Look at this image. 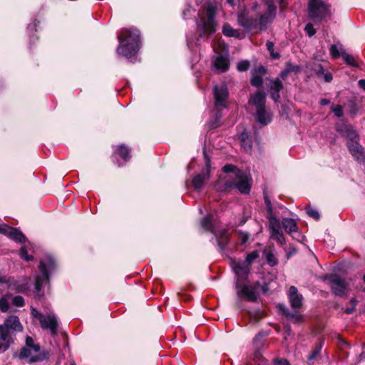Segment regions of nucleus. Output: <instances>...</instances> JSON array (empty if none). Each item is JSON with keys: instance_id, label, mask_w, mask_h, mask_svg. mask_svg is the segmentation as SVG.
Listing matches in <instances>:
<instances>
[{"instance_id": "nucleus-1", "label": "nucleus", "mask_w": 365, "mask_h": 365, "mask_svg": "<svg viewBox=\"0 0 365 365\" xmlns=\"http://www.w3.org/2000/svg\"><path fill=\"white\" fill-rule=\"evenodd\" d=\"M217 6L212 2H206L204 9L198 11V21L197 28L200 31V36H210L216 31L217 23L215 19Z\"/></svg>"}, {"instance_id": "nucleus-54", "label": "nucleus", "mask_w": 365, "mask_h": 365, "mask_svg": "<svg viewBox=\"0 0 365 365\" xmlns=\"http://www.w3.org/2000/svg\"><path fill=\"white\" fill-rule=\"evenodd\" d=\"M242 144V146L244 148V149L247 151V152H250L251 150V148H252V144H251V141L249 140H246V141L245 143H241Z\"/></svg>"}, {"instance_id": "nucleus-19", "label": "nucleus", "mask_w": 365, "mask_h": 365, "mask_svg": "<svg viewBox=\"0 0 365 365\" xmlns=\"http://www.w3.org/2000/svg\"><path fill=\"white\" fill-rule=\"evenodd\" d=\"M0 232L5 234L16 242H23L25 241L24 235L16 228L6 226L0 230Z\"/></svg>"}, {"instance_id": "nucleus-10", "label": "nucleus", "mask_w": 365, "mask_h": 365, "mask_svg": "<svg viewBox=\"0 0 365 365\" xmlns=\"http://www.w3.org/2000/svg\"><path fill=\"white\" fill-rule=\"evenodd\" d=\"M259 257V253L257 251H252L247 255L245 262L247 263L246 265H243L240 263L237 264L235 267L234 270L236 274L238 277H247L248 274V272L250 271V266L251 263Z\"/></svg>"}, {"instance_id": "nucleus-55", "label": "nucleus", "mask_w": 365, "mask_h": 365, "mask_svg": "<svg viewBox=\"0 0 365 365\" xmlns=\"http://www.w3.org/2000/svg\"><path fill=\"white\" fill-rule=\"evenodd\" d=\"M274 365H289V362L286 359H275L274 361Z\"/></svg>"}, {"instance_id": "nucleus-3", "label": "nucleus", "mask_w": 365, "mask_h": 365, "mask_svg": "<svg viewBox=\"0 0 365 365\" xmlns=\"http://www.w3.org/2000/svg\"><path fill=\"white\" fill-rule=\"evenodd\" d=\"M23 327L16 316H10L0 325V339L2 341L12 340L11 335L13 331H21Z\"/></svg>"}, {"instance_id": "nucleus-58", "label": "nucleus", "mask_w": 365, "mask_h": 365, "mask_svg": "<svg viewBox=\"0 0 365 365\" xmlns=\"http://www.w3.org/2000/svg\"><path fill=\"white\" fill-rule=\"evenodd\" d=\"M358 83H359V87L365 91V79L359 80Z\"/></svg>"}, {"instance_id": "nucleus-32", "label": "nucleus", "mask_w": 365, "mask_h": 365, "mask_svg": "<svg viewBox=\"0 0 365 365\" xmlns=\"http://www.w3.org/2000/svg\"><path fill=\"white\" fill-rule=\"evenodd\" d=\"M26 346L31 349L34 353L39 352L40 346L34 343L32 337L28 336L26 338Z\"/></svg>"}, {"instance_id": "nucleus-61", "label": "nucleus", "mask_w": 365, "mask_h": 365, "mask_svg": "<svg viewBox=\"0 0 365 365\" xmlns=\"http://www.w3.org/2000/svg\"><path fill=\"white\" fill-rule=\"evenodd\" d=\"M355 310V304L354 305V307L351 308H347L345 309V313L347 314H351Z\"/></svg>"}, {"instance_id": "nucleus-2", "label": "nucleus", "mask_w": 365, "mask_h": 365, "mask_svg": "<svg viewBox=\"0 0 365 365\" xmlns=\"http://www.w3.org/2000/svg\"><path fill=\"white\" fill-rule=\"evenodd\" d=\"M329 14V6L322 0H309L308 16L314 21H321Z\"/></svg>"}, {"instance_id": "nucleus-63", "label": "nucleus", "mask_w": 365, "mask_h": 365, "mask_svg": "<svg viewBox=\"0 0 365 365\" xmlns=\"http://www.w3.org/2000/svg\"><path fill=\"white\" fill-rule=\"evenodd\" d=\"M297 252V250L294 247H292L291 250L287 253L288 257H289L291 255L295 254Z\"/></svg>"}, {"instance_id": "nucleus-14", "label": "nucleus", "mask_w": 365, "mask_h": 365, "mask_svg": "<svg viewBox=\"0 0 365 365\" xmlns=\"http://www.w3.org/2000/svg\"><path fill=\"white\" fill-rule=\"evenodd\" d=\"M276 16L275 6H267V11L262 14L258 21L259 30H265L268 24H271Z\"/></svg>"}, {"instance_id": "nucleus-22", "label": "nucleus", "mask_w": 365, "mask_h": 365, "mask_svg": "<svg viewBox=\"0 0 365 365\" xmlns=\"http://www.w3.org/2000/svg\"><path fill=\"white\" fill-rule=\"evenodd\" d=\"M255 118L257 121L262 125H267L271 121V115L266 111L264 107L256 109Z\"/></svg>"}, {"instance_id": "nucleus-11", "label": "nucleus", "mask_w": 365, "mask_h": 365, "mask_svg": "<svg viewBox=\"0 0 365 365\" xmlns=\"http://www.w3.org/2000/svg\"><path fill=\"white\" fill-rule=\"evenodd\" d=\"M6 284L9 288L16 292L24 293L29 289V279L22 277L19 279H15L14 277H7Z\"/></svg>"}, {"instance_id": "nucleus-17", "label": "nucleus", "mask_w": 365, "mask_h": 365, "mask_svg": "<svg viewBox=\"0 0 365 365\" xmlns=\"http://www.w3.org/2000/svg\"><path fill=\"white\" fill-rule=\"evenodd\" d=\"M120 45L117 48V53L125 56L127 58H130L135 56L140 48L133 46L128 44V43L119 42Z\"/></svg>"}, {"instance_id": "nucleus-34", "label": "nucleus", "mask_w": 365, "mask_h": 365, "mask_svg": "<svg viewBox=\"0 0 365 365\" xmlns=\"http://www.w3.org/2000/svg\"><path fill=\"white\" fill-rule=\"evenodd\" d=\"M270 237L282 245L285 243V238L282 230L271 233Z\"/></svg>"}, {"instance_id": "nucleus-44", "label": "nucleus", "mask_w": 365, "mask_h": 365, "mask_svg": "<svg viewBox=\"0 0 365 365\" xmlns=\"http://www.w3.org/2000/svg\"><path fill=\"white\" fill-rule=\"evenodd\" d=\"M12 304L16 307H21L24 305V299L21 296H15L12 299Z\"/></svg>"}, {"instance_id": "nucleus-31", "label": "nucleus", "mask_w": 365, "mask_h": 365, "mask_svg": "<svg viewBox=\"0 0 365 365\" xmlns=\"http://www.w3.org/2000/svg\"><path fill=\"white\" fill-rule=\"evenodd\" d=\"M118 153L120 155V157L125 161L128 160L130 158V149L124 145H120L118 148Z\"/></svg>"}, {"instance_id": "nucleus-42", "label": "nucleus", "mask_w": 365, "mask_h": 365, "mask_svg": "<svg viewBox=\"0 0 365 365\" xmlns=\"http://www.w3.org/2000/svg\"><path fill=\"white\" fill-rule=\"evenodd\" d=\"M19 255L22 259L27 262L32 261L34 259L32 256L28 255L27 250L25 247L21 248Z\"/></svg>"}, {"instance_id": "nucleus-4", "label": "nucleus", "mask_w": 365, "mask_h": 365, "mask_svg": "<svg viewBox=\"0 0 365 365\" xmlns=\"http://www.w3.org/2000/svg\"><path fill=\"white\" fill-rule=\"evenodd\" d=\"M56 263L54 259L48 256L40 262L39 269L41 276L36 277L35 283V289L37 296H41L40 291L42 283L48 280V272L54 269Z\"/></svg>"}, {"instance_id": "nucleus-7", "label": "nucleus", "mask_w": 365, "mask_h": 365, "mask_svg": "<svg viewBox=\"0 0 365 365\" xmlns=\"http://www.w3.org/2000/svg\"><path fill=\"white\" fill-rule=\"evenodd\" d=\"M225 184L229 187H235L243 194H248L251 188L250 179L242 171H238L237 177L235 178L232 182L227 180Z\"/></svg>"}, {"instance_id": "nucleus-64", "label": "nucleus", "mask_w": 365, "mask_h": 365, "mask_svg": "<svg viewBox=\"0 0 365 365\" xmlns=\"http://www.w3.org/2000/svg\"><path fill=\"white\" fill-rule=\"evenodd\" d=\"M262 290L264 293H267L269 290L268 285L267 284H263L262 287Z\"/></svg>"}, {"instance_id": "nucleus-45", "label": "nucleus", "mask_w": 365, "mask_h": 365, "mask_svg": "<svg viewBox=\"0 0 365 365\" xmlns=\"http://www.w3.org/2000/svg\"><path fill=\"white\" fill-rule=\"evenodd\" d=\"M266 68L263 66L259 65L255 68L252 72V74L261 75V76H264L266 74Z\"/></svg>"}, {"instance_id": "nucleus-33", "label": "nucleus", "mask_w": 365, "mask_h": 365, "mask_svg": "<svg viewBox=\"0 0 365 365\" xmlns=\"http://www.w3.org/2000/svg\"><path fill=\"white\" fill-rule=\"evenodd\" d=\"M341 56L343 57L345 62L351 66L356 67L358 66L357 62L354 57L351 55L348 54L345 52V51H342L341 53Z\"/></svg>"}, {"instance_id": "nucleus-18", "label": "nucleus", "mask_w": 365, "mask_h": 365, "mask_svg": "<svg viewBox=\"0 0 365 365\" xmlns=\"http://www.w3.org/2000/svg\"><path fill=\"white\" fill-rule=\"evenodd\" d=\"M289 299L291 307L294 309H299L302 305V295L298 293L297 289L292 286L289 291Z\"/></svg>"}, {"instance_id": "nucleus-36", "label": "nucleus", "mask_w": 365, "mask_h": 365, "mask_svg": "<svg viewBox=\"0 0 365 365\" xmlns=\"http://www.w3.org/2000/svg\"><path fill=\"white\" fill-rule=\"evenodd\" d=\"M262 78L261 75L252 74L250 83L255 87H260L263 83Z\"/></svg>"}, {"instance_id": "nucleus-46", "label": "nucleus", "mask_w": 365, "mask_h": 365, "mask_svg": "<svg viewBox=\"0 0 365 365\" xmlns=\"http://www.w3.org/2000/svg\"><path fill=\"white\" fill-rule=\"evenodd\" d=\"M332 111L337 117H341L344 115L343 108L340 105H336L332 108Z\"/></svg>"}, {"instance_id": "nucleus-8", "label": "nucleus", "mask_w": 365, "mask_h": 365, "mask_svg": "<svg viewBox=\"0 0 365 365\" xmlns=\"http://www.w3.org/2000/svg\"><path fill=\"white\" fill-rule=\"evenodd\" d=\"M332 292L339 297L345 296L349 292V284L346 280L336 274L330 275L327 278Z\"/></svg>"}, {"instance_id": "nucleus-30", "label": "nucleus", "mask_w": 365, "mask_h": 365, "mask_svg": "<svg viewBox=\"0 0 365 365\" xmlns=\"http://www.w3.org/2000/svg\"><path fill=\"white\" fill-rule=\"evenodd\" d=\"M269 228L271 233L282 230L281 223L276 217H270Z\"/></svg>"}, {"instance_id": "nucleus-60", "label": "nucleus", "mask_w": 365, "mask_h": 365, "mask_svg": "<svg viewBox=\"0 0 365 365\" xmlns=\"http://www.w3.org/2000/svg\"><path fill=\"white\" fill-rule=\"evenodd\" d=\"M267 6H274L273 0H262Z\"/></svg>"}, {"instance_id": "nucleus-41", "label": "nucleus", "mask_w": 365, "mask_h": 365, "mask_svg": "<svg viewBox=\"0 0 365 365\" xmlns=\"http://www.w3.org/2000/svg\"><path fill=\"white\" fill-rule=\"evenodd\" d=\"M250 63L248 61H241L237 63V70L240 72L246 71L249 69Z\"/></svg>"}, {"instance_id": "nucleus-53", "label": "nucleus", "mask_w": 365, "mask_h": 365, "mask_svg": "<svg viewBox=\"0 0 365 365\" xmlns=\"http://www.w3.org/2000/svg\"><path fill=\"white\" fill-rule=\"evenodd\" d=\"M4 344L0 343V351H5L13 342V340L5 341Z\"/></svg>"}, {"instance_id": "nucleus-49", "label": "nucleus", "mask_w": 365, "mask_h": 365, "mask_svg": "<svg viewBox=\"0 0 365 365\" xmlns=\"http://www.w3.org/2000/svg\"><path fill=\"white\" fill-rule=\"evenodd\" d=\"M307 213L309 217H311L315 220L319 219V214L318 211L314 209H312V208L307 209Z\"/></svg>"}, {"instance_id": "nucleus-43", "label": "nucleus", "mask_w": 365, "mask_h": 365, "mask_svg": "<svg viewBox=\"0 0 365 365\" xmlns=\"http://www.w3.org/2000/svg\"><path fill=\"white\" fill-rule=\"evenodd\" d=\"M266 259L268 264L271 266H274L277 264V259L271 252H269L266 254Z\"/></svg>"}, {"instance_id": "nucleus-35", "label": "nucleus", "mask_w": 365, "mask_h": 365, "mask_svg": "<svg viewBox=\"0 0 365 365\" xmlns=\"http://www.w3.org/2000/svg\"><path fill=\"white\" fill-rule=\"evenodd\" d=\"M201 225L205 230L212 231V224L211 217L210 215H207L202 218L201 221Z\"/></svg>"}, {"instance_id": "nucleus-26", "label": "nucleus", "mask_w": 365, "mask_h": 365, "mask_svg": "<svg viewBox=\"0 0 365 365\" xmlns=\"http://www.w3.org/2000/svg\"><path fill=\"white\" fill-rule=\"evenodd\" d=\"M209 178V170H207L206 173L196 175L192 180V185L194 188L197 190H200L204 185L205 180H208Z\"/></svg>"}, {"instance_id": "nucleus-20", "label": "nucleus", "mask_w": 365, "mask_h": 365, "mask_svg": "<svg viewBox=\"0 0 365 365\" xmlns=\"http://www.w3.org/2000/svg\"><path fill=\"white\" fill-rule=\"evenodd\" d=\"M265 101V93L261 91H257L255 93L251 95L249 103L254 105L256 107V109H257L264 107Z\"/></svg>"}, {"instance_id": "nucleus-25", "label": "nucleus", "mask_w": 365, "mask_h": 365, "mask_svg": "<svg viewBox=\"0 0 365 365\" xmlns=\"http://www.w3.org/2000/svg\"><path fill=\"white\" fill-rule=\"evenodd\" d=\"M282 225L287 232L289 234L297 233L298 226L296 221L291 218H284Z\"/></svg>"}, {"instance_id": "nucleus-40", "label": "nucleus", "mask_w": 365, "mask_h": 365, "mask_svg": "<svg viewBox=\"0 0 365 365\" xmlns=\"http://www.w3.org/2000/svg\"><path fill=\"white\" fill-rule=\"evenodd\" d=\"M237 235L240 240L241 245L245 244L250 239V235L247 232H245L242 230L237 231Z\"/></svg>"}, {"instance_id": "nucleus-21", "label": "nucleus", "mask_w": 365, "mask_h": 365, "mask_svg": "<svg viewBox=\"0 0 365 365\" xmlns=\"http://www.w3.org/2000/svg\"><path fill=\"white\" fill-rule=\"evenodd\" d=\"M283 85L282 81L277 78L271 80L269 89L271 92V97L274 101H278L280 98L279 92L282 89Z\"/></svg>"}, {"instance_id": "nucleus-15", "label": "nucleus", "mask_w": 365, "mask_h": 365, "mask_svg": "<svg viewBox=\"0 0 365 365\" xmlns=\"http://www.w3.org/2000/svg\"><path fill=\"white\" fill-rule=\"evenodd\" d=\"M238 24L248 31H252L259 27L258 21L256 19L249 17L245 12L238 14Z\"/></svg>"}, {"instance_id": "nucleus-16", "label": "nucleus", "mask_w": 365, "mask_h": 365, "mask_svg": "<svg viewBox=\"0 0 365 365\" xmlns=\"http://www.w3.org/2000/svg\"><path fill=\"white\" fill-rule=\"evenodd\" d=\"M337 131L348 139V142L359 140V136L352 125L344 124L337 128Z\"/></svg>"}, {"instance_id": "nucleus-47", "label": "nucleus", "mask_w": 365, "mask_h": 365, "mask_svg": "<svg viewBox=\"0 0 365 365\" xmlns=\"http://www.w3.org/2000/svg\"><path fill=\"white\" fill-rule=\"evenodd\" d=\"M0 309L3 312H6L9 309V303L6 299L2 297L0 299Z\"/></svg>"}, {"instance_id": "nucleus-5", "label": "nucleus", "mask_w": 365, "mask_h": 365, "mask_svg": "<svg viewBox=\"0 0 365 365\" xmlns=\"http://www.w3.org/2000/svg\"><path fill=\"white\" fill-rule=\"evenodd\" d=\"M260 287L259 282L253 284H241L239 281L236 283L237 294L240 298H245L250 302H255L257 299V290Z\"/></svg>"}, {"instance_id": "nucleus-62", "label": "nucleus", "mask_w": 365, "mask_h": 365, "mask_svg": "<svg viewBox=\"0 0 365 365\" xmlns=\"http://www.w3.org/2000/svg\"><path fill=\"white\" fill-rule=\"evenodd\" d=\"M329 102H330L329 100L324 98V99L321 100L320 104L322 106H326V105H328L329 103Z\"/></svg>"}, {"instance_id": "nucleus-51", "label": "nucleus", "mask_w": 365, "mask_h": 365, "mask_svg": "<svg viewBox=\"0 0 365 365\" xmlns=\"http://www.w3.org/2000/svg\"><path fill=\"white\" fill-rule=\"evenodd\" d=\"M304 30L309 36H312L316 34V30L314 29V26L312 24H307L305 26Z\"/></svg>"}, {"instance_id": "nucleus-50", "label": "nucleus", "mask_w": 365, "mask_h": 365, "mask_svg": "<svg viewBox=\"0 0 365 365\" xmlns=\"http://www.w3.org/2000/svg\"><path fill=\"white\" fill-rule=\"evenodd\" d=\"M322 346H317L314 348V349L312 351L311 354L309 356L308 359L309 360H313L320 353Z\"/></svg>"}, {"instance_id": "nucleus-24", "label": "nucleus", "mask_w": 365, "mask_h": 365, "mask_svg": "<svg viewBox=\"0 0 365 365\" xmlns=\"http://www.w3.org/2000/svg\"><path fill=\"white\" fill-rule=\"evenodd\" d=\"M279 308L282 312V313L286 316V317L293 323H301L303 322L302 315L297 312H289L288 309L284 307L283 305H279Z\"/></svg>"}, {"instance_id": "nucleus-56", "label": "nucleus", "mask_w": 365, "mask_h": 365, "mask_svg": "<svg viewBox=\"0 0 365 365\" xmlns=\"http://www.w3.org/2000/svg\"><path fill=\"white\" fill-rule=\"evenodd\" d=\"M239 138L241 143H245L246 140H249V135L247 133L243 132L239 135Z\"/></svg>"}, {"instance_id": "nucleus-27", "label": "nucleus", "mask_w": 365, "mask_h": 365, "mask_svg": "<svg viewBox=\"0 0 365 365\" xmlns=\"http://www.w3.org/2000/svg\"><path fill=\"white\" fill-rule=\"evenodd\" d=\"M214 66L217 69L224 72L228 69L229 62L225 57L219 56L217 57Z\"/></svg>"}, {"instance_id": "nucleus-28", "label": "nucleus", "mask_w": 365, "mask_h": 365, "mask_svg": "<svg viewBox=\"0 0 365 365\" xmlns=\"http://www.w3.org/2000/svg\"><path fill=\"white\" fill-rule=\"evenodd\" d=\"M222 33L225 36L229 37H240V33L238 30L234 29L230 25L225 24L222 27Z\"/></svg>"}, {"instance_id": "nucleus-57", "label": "nucleus", "mask_w": 365, "mask_h": 365, "mask_svg": "<svg viewBox=\"0 0 365 365\" xmlns=\"http://www.w3.org/2000/svg\"><path fill=\"white\" fill-rule=\"evenodd\" d=\"M264 201H265L267 210L269 211V212H272V204H271L270 200L267 197H264Z\"/></svg>"}, {"instance_id": "nucleus-9", "label": "nucleus", "mask_w": 365, "mask_h": 365, "mask_svg": "<svg viewBox=\"0 0 365 365\" xmlns=\"http://www.w3.org/2000/svg\"><path fill=\"white\" fill-rule=\"evenodd\" d=\"M119 42L128 43L140 48V32L136 29H123L118 35Z\"/></svg>"}, {"instance_id": "nucleus-52", "label": "nucleus", "mask_w": 365, "mask_h": 365, "mask_svg": "<svg viewBox=\"0 0 365 365\" xmlns=\"http://www.w3.org/2000/svg\"><path fill=\"white\" fill-rule=\"evenodd\" d=\"M286 69L287 70V71L289 73L291 72H298L299 70V68L297 66H294L292 63H287Z\"/></svg>"}, {"instance_id": "nucleus-12", "label": "nucleus", "mask_w": 365, "mask_h": 365, "mask_svg": "<svg viewBox=\"0 0 365 365\" xmlns=\"http://www.w3.org/2000/svg\"><path fill=\"white\" fill-rule=\"evenodd\" d=\"M347 148L352 157L359 163H365V151L363 146L359 144L358 140L353 142H347Z\"/></svg>"}, {"instance_id": "nucleus-13", "label": "nucleus", "mask_w": 365, "mask_h": 365, "mask_svg": "<svg viewBox=\"0 0 365 365\" xmlns=\"http://www.w3.org/2000/svg\"><path fill=\"white\" fill-rule=\"evenodd\" d=\"M44 319L40 322L41 327L43 329L49 330L51 335L56 336L58 334V322L53 314H44Z\"/></svg>"}, {"instance_id": "nucleus-29", "label": "nucleus", "mask_w": 365, "mask_h": 365, "mask_svg": "<svg viewBox=\"0 0 365 365\" xmlns=\"http://www.w3.org/2000/svg\"><path fill=\"white\" fill-rule=\"evenodd\" d=\"M229 241V235L226 230H222L220 236L217 237V243L219 247L223 250L227 245Z\"/></svg>"}, {"instance_id": "nucleus-39", "label": "nucleus", "mask_w": 365, "mask_h": 365, "mask_svg": "<svg viewBox=\"0 0 365 365\" xmlns=\"http://www.w3.org/2000/svg\"><path fill=\"white\" fill-rule=\"evenodd\" d=\"M342 51V48L339 49L337 45H332L330 48V53L334 58L339 57Z\"/></svg>"}, {"instance_id": "nucleus-23", "label": "nucleus", "mask_w": 365, "mask_h": 365, "mask_svg": "<svg viewBox=\"0 0 365 365\" xmlns=\"http://www.w3.org/2000/svg\"><path fill=\"white\" fill-rule=\"evenodd\" d=\"M32 352L34 351L31 349H29L28 347H23L19 353V358L29 359V361L31 363L39 361L43 359L39 355L32 356Z\"/></svg>"}, {"instance_id": "nucleus-59", "label": "nucleus", "mask_w": 365, "mask_h": 365, "mask_svg": "<svg viewBox=\"0 0 365 365\" xmlns=\"http://www.w3.org/2000/svg\"><path fill=\"white\" fill-rule=\"evenodd\" d=\"M324 80L327 81V82H330L331 80H332V76L331 73H326L324 75Z\"/></svg>"}, {"instance_id": "nucleus-48", "label": "nucleus", "mask_w": 365, "mask_h": 365, "mask_svg": "<svg viewBox=\"0 0 365 365\" xmlns=\"http://www.w3.org/2000/svg\"><path fill=\"white\" fill-rule=\"evenodd\" d=\"M31 315L34 317V318H36L38 319L39 322H41V320L42 319H44L43 316L44 314L40 313L36 309H35L34 307H31Z\"/></svg>"}, {"instance_id": "nucleus-38", "label": "nucleus", "mask_w": 365, "mask_h": 365, "mask_svg": "<svg viewBox=\"0 0 365 365\" xmlns=\"http://www.w3.org/2000/svg\"><path fill=\"white\" fill-rule=\"evenodd\" d=\"M223 171L226 173H233L235 175V178L237 177V172L241 171L237 169L235 165L228 164L223 167Z\"/></svg>"}, {"instance_id": "nucleus-37", "label": "nucleus", "mask_w": 365, "mask_h": 365, "mask_svg": "<svg viewBox=\"0 0 365 365\" xmlns=\"http://www.w3.org/2000/svg\"><path fill=\"white\" fill-rule=\"evenodd\" d=\"M266 46H267V49L269 52L270 56H272V58L277 59V58H279L280 57V55H279V53H274V45L273 42H272L270 41H268L266 43Z\"/></svg>"}, {"instance_id": "nucleus-6", "label": "nucleus", "mask_w": 365, "mask_h": 365, "mask_svg": "<svg viewBox=\"0 0 365 365\" xmlns=\"http://www.w3.org/2000/svg\"><path fill=\"white\" fill-rule=\"evenodd\" d=\"M213 95L215 98V108L217 110L225 108L229 96L227 86L225 84L215 86L213 88Z\"/></svg>"}]
</instances>
